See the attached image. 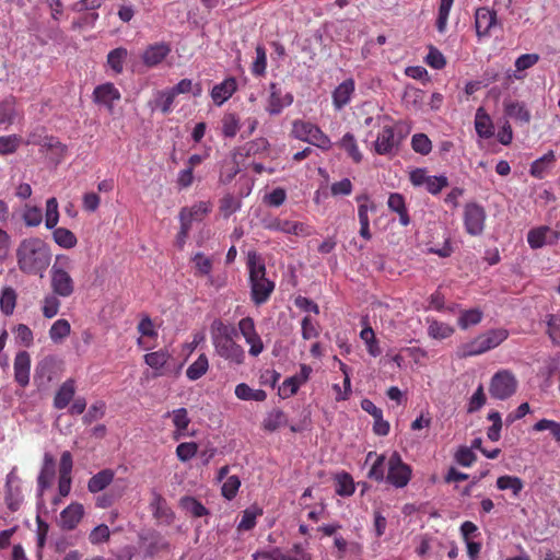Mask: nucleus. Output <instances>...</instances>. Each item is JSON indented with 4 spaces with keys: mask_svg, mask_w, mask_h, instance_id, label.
Returning a JSON list of instances; mask_svg holds the SVG:
<instances>
[{
    "mask_svg": "<svg viewBox=\"0 0 560 560\" xmlns=\"http://www.w3.org/2000/svg\"><path fill=\"white\" fill-rule=\"evenodd\" d=\"M209 370V360L205 353L199 354L186 370V376L189 381L201 378Z\"/></svg>",
    "mask_w": 560,
    "mask_h": 560,
    "instance_id": "obj_33",
    "label": "nucleus"
},
{
    "mask_svg": "<svg viewBox=\"0 0 560 560\" xmlns=\"http://www.w3.org/2000/svg\"><path fill=\"white\" fill-rule=\"evenodd\" d=\"M428 335L431 338L442 340L454 334V328L446 323L439 322L436 319L428 320Z\"/></svg>",
    "mask_w": 560,
    "mask_h": 560,
    "instance_id": "obj_43",
    "label": "nucleus"
},
{
    "mask_svg": "<svg viewBox=\"0 0 560 560\" xmlns=\"http://www.w3.org/2000/svg\"><path fill=\"white\" fill-rule=\"evenodd\" d=\"M180 506L194 517H201L209 514L206 506L192 497H184L180 500Z\"/></svg>",
    "mask_w": 560,
    "mask_h": 560,
    "instance_id": "obj_50",
    "label": "nucleus"
},
{
    "mask_svg": "<svg viewBox=\"0 0 560 560\" xmlns=\"http://www.w3.org/2000/svg\"><path fill=\"white\" fill-rule=\"evenodd\" d=\"M235 396L241 400L264 401L267 394L264 389H254L246 383H241L235 387Z\"/></svg>",
    "mask_w": 560,
    "mask_h": 560,
    "instance_id": "obj_36",
    "label": "nucleus"
},
{
    "mask_svg": "<svg viewBox=\"0 0 560 560\" xmlns=\"http://www.w3.org/2000/svg\"><path fill=\"white\" fill-rule=\"evenodd\" d=\"M84 515V508L81 503L73 502L60 513L59 525L65 530L74 529Z\"/></svg>",
    "mask_w": 560,
    "mask_h": 560,
    "instance_id": "obj_18",
    "label": "nucleus"
},
{
    "mask_svg": "<svg viewBox=\"0 0 560 560\" xmlns=\"http://www.w3.org/2000/svg\"><path fill=\"white\" fill-rule=\"evenodd\" d=\"M402 138L404 136H396L392 125L383 124L382 129L378 131L373 142V150L378 155H392L398 150Z\"/></svg>",
    "mask_w": 560,
    "mask_h": 560,
    "instance_id": "obj_8",
    "label": "nucleus"
},
{
    "mask_svg": "<svg viewBox=\"0 0 560 560\" xmlns=\"http://www.w3.org/2000/svg\"><path fill=\"white\" fill-rule=\"evenodd\" d=\"M191 261L195 265L196 268V276H210L212 270V260L205 256L202 253H196Z\"/></svg>",
    "mask_w": 560,
    "mask_h": 560,
    "instance_id": "obj_55",
    "label": "nucleus"
},
{
    "mask_svg": "<svg viewBox=\"0 0 560 560\" xmlns=\"http://www.w3.org/2000/svg\"><path fill=\"white\" fill-rule=\"evenodd\" d=\"M264 228L269 231L293 234L296 236H308L312 234L311 228L302 222L281 220L273 218L264 222Z\"/></svg>",
    "mask_w": 560,
    "mask_h": 560,
    "instance_id": "obj_11",
    "label": "nucleus"
},
{
    "mask_svg": "<svg viewBox=\"0 0 560 560\" xmlns=\"http://www.w3.org/2000/svg\"><path fill=\"white\" fill-rule=\"evenodd\" d=\"M18 477L14 472H10L5 480V503L10 511L16 512L23 501V495L20 486H14V481Z\"/></svg>",
    "mask_w": 560,
    "mask_h": 560,
    "instance_id": "obj_21",
    "label": "nucleus"
},
{
    "mask_svg": "<svg viewBox=\"0 0 560 560\" xmlns=\"http://www.w3.org/2000/svg\"><path fill=\"white\" fill-rule=\"evenodd\" d=\"M269 90L270 95L266 110L270 115H279L283 108L290 106L293 103V95L291 93L282 94L281 89L277 83H270Z\"/></svg>",
    "mask_w": 560,
    "mask_h": 560,
    "instance_id": "obj_15",
    "label": "nucleus"
},
{
    "mask_svg": "<svg viewBox=\"0 0 560 560\" xmlns=\"http://www.w3.org/2000/svg\"><path fill=\"white\" fill-rule=\"evenodd\" d=\"M75 390V381L73 378L66 380L54 397V407L58 410L65 409L74 398Z\"/></svg>",
    "mask_w": 560,
    "mask_h": 560,
    "instance_id": "obj_25",
    "label": "nucleus"
},
{
    "mask_svg": "<svg viewBox=\"0 0 560 560\" xmlns=\"http://www.w3.org/2000/svg\"><path fill=\"white\" fill-rule=\"evenodd\" d=\"M503 107L505 116L521 124H529L532 115L525 103L518 101H504Z\"/></svg>",
    "mask_w": 560,
    "mask_h": 560,
    "instance_id": "obj_24",
    "label": "nucleus"
},
{
    "mask_svg": "<svg viewBox=\"0 0 560 560\" xmlns=\"http://www.w3.org/2000/svg\"><path fill=\"white\" fill-rule=\"evenodd\" d=\"M127 57L128 50L125 47H117L108 52L106 63L114 74L122 73Z\"/></svg>",
    "mask_w": 560,
    "mask_h": 560,
    "instance_id": "obj_30",
    "label": "nucleus"
},
{
    "mask_svg": "<svg viewBox=\"0 0 560 560\" xmlns=\"http://www.w3.org/2000/svg\"><path fill=\"white\" fill-rule=\"evenodd\" d=\"M236 329L217 318L210 325V337L214 348V353L233 365L245 363V350L235 341Z\"/></svg>",
    "mask_w": 560,
    "mask_h": 560,
    "instance_id": "obj_2",
    "label": "nucleus"
},
{
    "mask_svg": "<svg viewBox=\"0 0 560 560\" xmlns=\"http://www.w3.org/2000/svg\"><path fill=\"white\" fill-rule=\"evenodd\" d=\"M497 487L500 490H511L514 497H518L524 488V482L520 477L504 475L497 479Z\"/></svg>",
    "mask_w": 560,
    "mask_h": 560,
    "instance_id": "obj_41",
    "label": "nucleus"
},
{
    "mask_svg": "<svg viewBox=\"0 0 560 560\" xmlns=\"http://www.w3.org/2000/svg\"><path fill=\"white\" fill-rule=\"evenodd\" d=\"M71 332V325L70 323L65 319L60 318L57 319L49 328V338L55 343L62 342Z\"/></svg>",
    "mask_w": 560,
    "mask_h": 560,
    "instance_id": "obj_35",
    "label": "nucleus"
},
{
    "mask_svg": "<svg viewBox=\"0 0 560 560\" xmlns=\"http://www.w3.org/2000/svg\"><path fill=\"white\" fill-rule=\"evenodd\" d=\"M355 91L354 80L349 78L342 81L332 92V105L335 109L340 110L347 106Z\"/></svg>",
    "mask_w": 560,
    "mask_h": 560,
    "instance_id": "obj_20",
    "label": "nucleus"
},
{
    "mask_svg": "<svg viewBox=\"0 0 560 560\" xmlns=\"http://www.w3.org/2000/svg\"><path fill=\"white\" fill-rule=\"evenodd\" d=\"M287 416L281 409H272L264 419L262 428L266 431L273 432L285 425Z\"/></svg>",
    "mask_w": 560,
    "mask_h": 560,
    "instance_id": "obj_44",
    "label": "nucleus"
},
{
    "mask_svg": "<svg viewBox=\"0 0 560 560\" xmlns=\"http://www.w3.org/2000/svg\"><path fill=\"white\" fill-rule=\"evenodd\" d=\"M267 68V56H266V49L258 45L256 47V59L252 67V73L259 77L262 75L266 72Z\"/></svg>",
    "mask_w": 560,
    "mask_h": 560,
    "instance_id": "obj_61",
    "label": "nucleus"
},
{
    "mask_svg": "<svg viewBox=\"0 0 560 560\" xmlns=\"http://www.w3.org/2000/svg\"><path fill=\"white\" fill-rule=\"evenodd\" d=\"M50 246L39 237H28L16 248V264L21 272L43 277L51 261Z\"/></svg>",
    "mask_w": 560,
    "mask_h": 560,
    "instance_id": "obj_1",
    "label": "nucleus"
},
{
    "mask_svg": "<svg viewBox=\"0 0 560 560\" xmlns=\"http://www.w3.org/2000/svg\"><path fill=\"white\" fill-rule=\"evenodd\" d=\"M171 45L165 42L149 45L142 52L141 59L144 66L153 68L163 62L171 52Z\"/></svg>",
    "mask_w": 560,
    "mask_h": 560,
    "instance_id": "obj_14",
    "label": "nucleus"
},
{
    "mask_svg": "<svg viewBox=\"0 0 560 560\" xmlns=\"http://www.w3.org/2000/svg\"><path fill=\"white\" fill-rule=\"evenodd\" d=\"M250 299L255 305L265 304L275 290V282L266 277V265L256 252L247 254Z\"/></svg>",
    "mask_w": 560,
    "mask_h": 560,
    "instance_id": "obj_3",
    "label": "nucleus"
},
{
    "mask_svg": "<svg viewBox=\"0 0 560 560\" xmlns=\"http://www.w3.org/2000/svg\"><path fill=\"white\" fill-rule=\"evenodd\" d=\"M475 129L482 139H489L494 135V126L490 115L483 107H479L475 115Z\"/></svg>",
    "mask_w": 560,
    "mask_h": 560,
    "instance_id": "obj_26",
    "label": "nucleus"
},
{
    "mask_svg": "<svg viewBox=\"0 0 560 560\" xmlns=\"http://www.w3.org/2000/svg\"><path fill=\"white\" fill-rule=\"evenodd\" d=\"M307 142L324 151L330 150L332 145L329 137L315 124L312 125Z\"/></svg>",
    "mask_w": 560,
    "mask_h": 560,
    "instance_id": "obj_46",
    "label": "nucleus"
},
{
    "mask_svg": "<svg viewBox=\"0 0 560 560\" xmlns=\"http://www.w3.org/2000/svg\"><path fill=\"white\" fill-rule=\"evenodd\" d=\"M95 104L103 105L109 113L114 112V102L121 98L119 90L112 82L97 85L92 94Z\"/></svg>",
    "mask_w": 560,
    "mask_h": 560,
    "instance_id": "obj_12",
    "label": "nucleus"
},
{
    "mask_svg": "<svg viewBox=\"0 0 560 560\" xmlns=\"http://www.w3.org/2000/svg\"><path fill=\"white\" fill-rule=\"evenodd\" d=\"M171 354L166 350H159L147 353L144 355V362L154 370H161L170 360Z\"/></svg>",
    "mask_w": 560,
    "mask_h": 560,
    "instance_id": "obj_52",
    "label": "nucleus"
},
{
    "mask_svg": "<svg viewBox=\"0 0 560 560\" xmlns=\"http://www.w3.org/2000/svg\"><path fill=\"white\" fill-rule=\"evenodd\" d=\"M60 299V295L52 292L44 296L40 310L45 318H54L59 313L61 306Z\"/></svg>",
    "mask_w": 560,
    "mask_h": 560,
    "instance_id": "obj_37",
    "label": "nucleus"
},
{
    "mask_svg": "<svg viewBox=\"0 0 560 560\" xmlns=\"http://www.w3.org/2000/svg\"><path fill=\"white\" fill-rule=\"evenodd\" d=\"M533 430L537 432L549 430L553 439L560 443V422L541 419L533 425Z\"/></svg>",
    "mask_w": 560,
    "mask_h": 560,
    "instance_id": "obj_60",
    "label": "nucleus"
},
{
    "mask_svg": "<svg viewBox=\"0 0 560 560\" xmlns=\"http://www.w3.org/2000/svg\"><path fill=\"white\" fill-rule=\"evenodd\" d=\"M59 221L58 201L55 197L46 201L45 225L48 230L56 228Z\"/></svg>",
    "mask_w": 560,
    "mask_h": 560,
    "instance_id": "obj_51",
    "label": "nucleus"
},
{
    "mask_svg": "<svg viewBox=\"0 0 560 560\" xmlns=\"http://www.w3.org/2000/svg\"><path fill=\"white\" fill-rule=\"evenodd\" d=\"M354 481L350 474L341 472L336 476V493L340 497H350L354 492Z\"/></svg>",
    "mask_w": 560,
    "mask_h": 560,
    "instance_id": "obj_45",
    "label": "nucleus"
},
{
    "mask_svg": "<svg viewBox=\"0 0 560 560\" xmlns=\"http://www.w3.org/2000/svg\"><path fill=\"white\" fill-rule=\"evenodd\" d=\"M114 471L112 469H103L92 476L88 482V489L92 493H97L104 490L113 480Z\"/></svg>",
    "mask_w": 560,
    "mask_h": 560,
    "instance_id": "obj_29",
    "label": "nucleus"
},
{
    "mask_svg": "<svg viewBox=\"0 0 560 560\" xmlns=\"http://www.w3.org/2000/svg\"><path fill=\"white\" fill-rule=\"evenodd\" d=\"M547 326L552 342L560 343V314L548 315Z\"/></svg>",
    "mask_w": 560,
    "mask_h": 560,
    "instance_id": "obj_64",
    "label": "nucleus"
},
{
    "mask_svg": "<svg viewBox=\"0 0 560 560\" xmlns=\"http://www.w3.org/2000/svg\"><path fill=\"white\" fill-rule=\"evenodd\" d=\"M482 317L483 314L479 308L465 310L460 312L457 323L462 329H467L470 326L478 325Z\"/></svg>",
    "mask_w": 560,
    "mask_h": 560,
    "instance_id": "obj_48",
    "label": "nucleus"
},
{
    "mask_svg": "<svg viewBox=\"0 0 560 560\" xmlns=\"http://www.w3.org/2000/svg\"><path fill=\"white\" fill-rule=\"evenodd\" d=\"M222 133L225 138H234L240 130V117L235 113L224 114L222 120Z\"/></svg>",
    "mask_w": 560,
    "mask_h": 560,
    "instance_id": "obj_49",
    "label": "nucleus"
},
{
    "mask_svg": "<svg viewBox=\"0 0 560 560\" xmlns=\"http://www.w3.org/2000/svg\"><path fill=\"white\" fill-rule=\"evenodd\" d=\"M411 467L404 463L399 453L394 452L388 459L387 481L396 488H404L411 479Z\"/></svg>",
    "mask_w": 560,
    "mask_h": 560,
    "instance_id": "obj_7",
    "label": "nucleus"
},
{
    "mask_svg": "<svg viewBox=\"0 0 560 560\" xmlns=\"http://www.w3.org/2000/svg\"><path fill=\"white\" fill-rule=\"evenodd\" d=\"M43 220L42 210L38 207H25L23 221L27 226H38Z\"/></svg>",
    "mask_w": 560,
    "mask_h": 560,
    "instance_id": "obj_63",
    "label": "nucleus"
},
{
    "mask_svg": "<svg viewBox=\"0 0 560 560\" xmlns=\"http://www.w3.org/2000/svg\"><path fill=\"white\" fill-rule=\"evenodd\" d=\"M210 210V203L206 201L185 207L179 211V222L187 223L191 228L194 221H201Z\"/></svg>",
    "mask_w": 560,
    "mask_h": 560,
    "instance_id": "obj_22",
    "label": "nucleus"
},
{
    "mask_svg": "<svg viewBox=\"0 0 560 560\" xmlns=\"http://www.w3.org/2000/svg\"><path fill=\"white\" fill-rule=\"evenodd\" d=\"M198 452V445L195 442H184L177 445L176 455L180 462L191 459Z\"/></svg>",
    "mask_w": 560,
    "mask_h": 560,
    "instance_id": "obj_62",
    "label": "nucleus"
},
{
    "mask_svg": "<svg viewBox=\"0 0 560 560\" xmlns=\"http://www.w3.org/2000/svg\"><path fill=\"white\" fill-rule=\"evenodd\" d=\"M22 143V138L18 135L0 137V154L8 155L16 152Z\"/></svg>",
    "mask_w": 560,
    "mask_h": 560,
    "instance_id": "obj_53",
    "label": "nucleus"
},
{
    "mask_svg": "<svg viewBox=\"0 0 560 560\" xmlns=\"http://www.w3.org/2000/svg\"><path fill=\"white\" fill-rule=\"evenodd\" d=\"M72 260L67 255H57L49 271V285L52 293L61 299L70 298L75 291V282L70 275Z\"/></svg>",
    "mask_w": 560,
    "mask_h": 560,
    "instance_id": "obj_4",
    "label": "nucleus"
},
{
    "mask_svg": "<svg viewBox=\"0 0 560 560\" xmlns=\"http://www.w3.org/2000/svg\"><path fill=\"white\" fill-rule=\"evenodd\" d=\"M241 208V201L236 199L233 195H225L220 200V212L225 217L229 218L233 213H235Z\"/></svg>",
    "mask_w": 560,
    "mask_h": 560,
    "instance_id": "obj_59",
    "label": "nucleus"
},
{
    "mask_svg": "<svg viewBox=\"0 0 560 560\" xmlns=\"http://www.w3.org/2000/svg\"><path fill=\"white\" fill-rule=\"evenodd\" d=\"M16 115L14 98H7L0 103V127L12 125Z\"/></svg>",
    "mask_w": 560,
    "mask_h": 560,
    "instance_id": "obj_47",
    "label": "nucleus"
},
{
    "mask_svg": "<svg viewBox=\"0 0 560 560\" xmlns=\"http://www.w3.org/2000/svg\"><path fill=\"white\" fill-rule=\"evenodd\" d=\"M18 293L12 287H4L0 293V311L3 315L13 314L16 306Z\"/></svg>",
    "mask_w": 560,
    "mask_h": 560,
    "instance_id": "obj_32",
    "label": "nucleus"
},
{
    "mask_svg": "<svg viewBox=\"0 0 560 560\" xmlns=\"http://www.w3.org/2000/svg\"><path fill=\"white\" fill-rule=\"evenodd\" d=\"M497 24V13L486 7L478 8L475 13V27L479 38L490 36L491 28Z\"/></svg>",
    "mask_w": 560,
    "mask_h": 560,
    "instance_id": "obj_16",
    "label": "nucleus"
},
{
    "mask_svg": "<svg viewBox=\"0 0 560 560\" xmlns=\"http://www.w3.org/2000/svg\"><path fill=\"white\" fill-rule=\"evenodd\" d=\"M509 337V331L504 328L491 329L469 342H465L458 348V355L462 358L482 354L499 345Z\"/></svg>",
    "mask_w": 560,
    "mask_h": 560,
    "instance_id": "obj_5",
    "label": "nucleus"
},
{
    "mask_svg": "<svg viewBox=\"0 0 560 560\" xmlns=\"http://www.w3.org/2000/svg\"><path fill=\"white\" fill-rule=\"evenodd\" d=\"M540 57L538 54H523L515 60V73L514 78L516 80H523L525 75L521 74L523 71L534 67L538 61Z\"/></svg>",
    "mask_w": 560,
    "mask_h": 560,
    "instance_id": "obj_42",
    "label": "nucleus"
},
{
    "mask_svg": "<svg viewBox=\"0 0 560 560\" xmlns=\"http://www.w3.org/2000/svg\"><path fill=\"white\" fill-rule=\"evenodd\" d=\"M338 145L347 152L348 156L354 163L359 164L362 161L363 155L359 150L355 137L352 133H345L341 140L339 141Z\"/></svg>",
    "mask_w": 560,
    "mask_h": 560,
    "instance_id": "obj_31",
    "label": "nucleus"
},
{
    "mask_svg": "<svg viewBox=\"0 0 560 560\" xmlns=\"http://www.w3.org/2000/svg\"><path fill=\"white\" fill-rule=\"evenodd\" d=\"M55 243L66 249L75 247L78 238L72 231L66 228H55L52 231Z\"/></svg>",
    "mask_w": 560,
    "mask_h": 560,
    "instance_id": "obj_34",
    "label": "nucleus"
},
{
    "mask_svg": "<svg viewBox=\"0 0 560 560\" xmlns=\"http://www.w3.org/2000/svg\"><path fill=\"white\" fill-rule=\"evenodd\" d=\"M312 372H313V370L310 365L301 364L300 373H298L291 377H288L283 381L282 386L279 389L280 395L283 398H289V397L295 395L298 393L300 386L305 384L308 381Z\"/></svg>",
    "mask_w": 560,
    "mask_h": 560,
    "instance_id": "obj_13",
    "label": "nucleus"
},
{
    "mask_svg": "<svg viewBox=\"0 0 560 560\" xmlns=\"http://www.w3.org/2000/svg\"><path fill=\"white\" fill-rule=\"evenodd\" d=\"M360 337L365 342L368 351L372 357L381 354V348L375 338L374 330L371 327L363 328L360 332Z\"/></svg>",
    "mask_w": 560,
    "mask_h": 560,
    "instance_id": "obj_57",
    "label": "nucleus"
},
{
    "mask_svg": "<svg viewBox=\"0 0 560 560\" xmlns=\"http://www.w3.org/2000/svg\"><path fill=\"white\" fill-rule=\"evenodd\" d=\"M560 237V232L553 231L549 226H539L532 229L527 234V242L534 249L540 248L546 244H553Z\"/></svg>",
    "mask_w": 560,
    "mask_h": 560,
    "instance_id": "obj_17",
    "label": "nucleus"
},
{
    "mask_svg": "<svg viewBox=\"0 0 560 560\" xmlns=\"http://www.w3.org/2000/svg\"><path fill=\"white\" fill-rule=\"evenodd\" d=\"M14 380L21 387L30 383L31 355L26 351H20L14 358Z\"/></svg>",
    "mask_w": 560,
    "mask_h": 560,
    "instance_id": "obj_19",
    "label": "nucleus"
},
{
    "mask_svg": "<svg viewBox=\"0 0 560 560\" xmlns=\"http://www.w3.org/2000/svg\"><path fill=\"white\" fill-rule=\"evenodd\" d=\"M238 329L249 346L248 353L252 357H258L265 349L261 337L256 330L255 322L252 317L247 316L238 322Z\"/></svg>",
    "mask_w": 560,
    "mask_h": 560,
    "instance_id": "obj_10",
    "label": "nucleus"
},
{
    "mask_svg": "<svg viewBox=\"0 0 560 560\" xmlns=\"http://www.w3.org/2000/svg\"><path fill=\"white\" fill-rule=\"evenodd\" d=\"M486 211L485 208L476 202L465 206L464 224L466 232L472 236L480 235L485 229Z\"/></svg>",
    "mask_w": 560,
    "mask_h": 560,
    "instance_id": "obj_9",
    "label": "nucleus"
},
{
    "mask_svg": "<svg viewBox=\"0 0 560 560\" xmlns=\"http://www.w3.org/2000/svg\"><path fill=\"white\" fill-rule=\"evenodd\" d=\"M236 80L233 77H230L212 88L211 98L217 106H221L236 92Z\"/></svg>",
    "mask_w": 560,
    "mask_h": 560,
    "instance_id": "obj_23",
    "label": "nucleus"
},
{
    "mask_svg": "<svg viewBox=\"0 0 560 560\" xmlns=\"http://www.w3.org/2000/svg\"><path fill=\"white\" fill-rule=\"evenodd\" d=\"M176 95L172 89L158 91L153 101V107L159 108L163 114L172 112L173 103Z\"/></svg>",
    "mask_w": 560,
    "mask_h": 560,
    "instance_id": "obj_38",
    "label": "nucleus"
},
{
    "mask_svg": "<svg viewBox=\"0 0 560 560\" xmlns=\"http://www.w3.org/2000/svg\"><path fill=\"white\" fill-rule=\"evenodd\" d=\"M172 415L173 424L176 428L174 438L178 440L184 435L185 431L188 429L190 423V419L188 417V411L186 408H178L172 411V413H167V416Z\"/></svg>",
    "mask_w": 560,
    "mask_h": 560,
    "instance_id": "obj_39",
    "label": "nucleus"
},
{
    "mask_svg": "<svg viewBox=\"0 0 560 560\" xmlns=\"http://www.w3.org/2000/svg\"><path fill=\"white\" fill-rule=\"evenodd\" d=\"M241 487V479L233 475L226 478L221 488V494L224 499L231 501L233 500Z\"/></svg>",
    "mask_w": 560,
    "mask_h": 560,
    "instance_id": "obj_56",
    "label": "nucleus"
},
{
    "mask_svg": "<svg viewBox=\"0 0 560 560\" xmlns=\"http://www.w3.org/2000/svg\"><path fill=\"white\" fill-rule=\"evenodd\" d=\"M268 151H269V142L265 138H256L252 141L246 142L241 148V154L245 155L246 158H249V156L262 158L268 154Z\"/></svg>",
    "mask_w": 560,
    "mask_h": 560,
    "instance_id": "obj_27",
    "label": "nucleus"
},
{
    "mask_svg": "<svg viewBox=\"0 0 560 560\" xmlns=\"http://www.w3.org/2000/svg\"><path fill=\"white\" fill-rule=\"evenodd\" d=\"M454 3V0H441L439 12H438V19H436V28L440 33H444L447 25V20L450 15V11L452 9V5Z\"/></svg>",
    "mask_w": 560,
    "mask_h": 560,
    "instance_id": "obj_58",
    "label": "nucleus"
},
{
    "mask_svg": "<svg viewBox=\"0 0 560 560\" xmlns=\"http://www.w3.org/2000/svg\"><path fill=\"white\" fill-rule=\"evenodd\" d=\"M517 380L509 370L498 371L490 381L489 393L492 398L505 400L515 394Z\"/></svg>",
    "mask_w": 560,
    "mask_h": 560,
    "instance_id": "obj_6",
    "label": "nucleus"
},
{
    "mask_svg": "<svg viewBox=\"0 0 560 560\" xmlns=\"http://www.w3.org/2000/svg\"><path fill=\"white\" fill-rule=\"evenodd\" d=\"M411 148L419 154L428 155L432 151V142L425 133H416L411 138Z\"/></svg>",
    "mask_w": 560,
    "mask_h": 560,
    "instance_id": "obj_54",
    "label": "nucleus"
},
{
    "mask_svg": "<svg viewBox=\"0 0 560 560\" xmlns=\"http://www.w3.org/2000/svg\"><path fill=\"white\" fill-rule=\"evenodd\" d=\"M388 208L399 215V221L404 226L410 223V218L406 208L405 198L398 192L389 195L387 200Z\"/></svg>",
    "mask_w": 560,
    "mask_h": 560,
    "instance_id": "obj_28",
    "label": "nucleus"
},
{
    "mask_svg": "<svg viewBox=\"0 0 560 560\" xmlns=\"http://www.w3.org/2000/svg\"><path fill=\"white\" fill-rule=\"evenodd\" d=\"M262 515V509L250 506L243 511L242 518L237 525L238 532H247L256 526V520Z\"/></svg>",
    "mask_w": 560,
    "mask_h": 560,
    "instance_id": "obj_40",
    "label": "nucleus"
}]
</instances>
